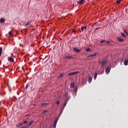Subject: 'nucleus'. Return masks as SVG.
I'll return each instance as SVG.
<instances>
[{
  "mask_svg": "<svg viewBox=\"0 0 128 128\" xmlns=\"http://www.w3.org/2000/svg\"><path fill=\"white\" fill-rule=\"evenodd\" d=\"M78 74H80V72L78 71L74 72L68 74V76H73Z\"/></svg>",
  "mask_w": 128,
  "mask_h": 128,
  "instance_id": "1",
  "label": "nucleus"
},
{
  "mask_svg": "<svg viewBox=\"0 0 128 128\" xmlns=\"http://www.w3.org/2000/svg\"><path fill=\"white\" fill-rule=\"evenodd\" d=\"M107 63H108V62L106 61V60H104L101 64V68H104V66L106 65Z\"/></svg>",
  "mask_w": 128,
  "mask_h": 128,
  "instance_id": "2",
  "label": "nucleus"
},
{
  "mask_svg": "<svg viewBox=\"0 0 128 128\" xmlns=\"http://www.w3.org/2000/svg\"><path fill=\"white\" fill-rule=\"evenodd\" d=\"M111 68V66H109L108 67L106 68V73L107 74H108L110 72Z\"/></svg>",
  "mask_w": 128,
  "mask_h": 128,
  "instance_id": "3",
  "label": "nucleus"
},
{
  "mask_svg": "<svg viewBox=\"0 0 128 128\" xmlns=\"http://www.w3.org/2000/svg\"><path fill=\"white\" fill-rule=\"evenodd\" d=\"M96 56H97V53H94V54H90L89 56H88L87 58H92V57Z\"/></svg>",
  "mask_w": 128,
  "mask_h": 128,
  "instance_id": "4",
  "label": "nucleus"
},
{
  "mask_svg": "<svg viewBox=\"0 0 128 128\" xmlns=\"http://www.w3.org/2000/svg\"><path fill=\"white\" fill-rule=\"evenodd\" d=\"M58 121V118H56V120H54V126H53V128H56V124Z\"/></svg>",
  "mask_w": 128,
  "mask_h": 128,
  "instance_id": "5",
  "label": "nucleus"
},
{
  "mask_svg": "<svg viewBox=\"0 0 128 128\" xmlns=\"http://www.w3.org/2000/svg\"><path fill=\"white\" fill-rule=\"evenodd\" d=\"M74 51L76 53H78L80 52V50L77 48H74Z\"/></svg>",
  "mask_w": 128,
  "mask_h": 128,
  "instance_id": "6",
  "label": "nucleus"
},
{
  "mask_svg": "<svg viewBox=\"0 0 128 128\" xmlns=\"http://www.w3.org/2000/svg\"><path fill=\"white\" fill-rule=\"evenodd\" d=\"M49 103L48 102H43L42 103V107H46L48 105Z\"/></svg>",
  "mask_w": 128,
  "mask_h": 128,
  "instance_id": "7",
  "label": "nucleus"
},
{
  "mask_svg": "<svg viewBox=\"0 0 128 128\" xmlns=\"http://www.w3.org/2000/svg\"><path fill=\"white\" fill-rule=\"evenodd\" d=\"M8 60L10 62H12V63L14 62V60L12 57L8 58Z\"/></svg>",
  "mask_w": 128,
  "mask_h": 128,
  "instance_id": "8",
  "label": "nucleus"
},
{
  "mask_svg": "<svg viewBox=\"0 0 128 128\" xmlns=\"http://www.w3.org/2000/svg\"><path fill=\"white\" fill-rule=\"evenodd\" d=\"M118 42H124V40L122 38H118Z\"/></svg>",
  "mask_w": 128,
  "mask_h": 128,
  "instance_id": "9",
  "label": "nucleus"
},
{
  "mask_svg": "<svg viewBox=\"0 0 128 128\" xmlns=\"http://www.w3.org/2000/svg\"><path fill=\"white\" fill-rule=\"evenodd\" d=\"M66 58L68 59V60H71V59L73 58V56H66Z\"/></svg>",
  "mask_w": 128,
  "mask_h": 128,
  "instance_id": "10",
  "label": "nucleus"
},
{
  "mask_svg": "<svg viewBox=\"0 0 128 128\" xmlns=\"http://www.w3.org/2000/svg\"><path fill=\"white\" fill-rule=\"evenodd\" d=\"M64 72L60 74V76H58V78L60 79V78H62L64 76Z\"/></svg>",
  "mask_w": 128,
  "mask_h": 128,
  "instance_id": "11",
  "label": "nucleus"
},
{
  "mask_svg": "<svg viewBox=\"0 0 128 128\" xmlns=\"http://www.w3.org/2000/svg\"><path fill=\"white\" fill-rule=\"evenodd\" d=\"M86 30V26H82V30L84 32V30Z\"/></svg>",
  "mask_w": 128,
  "mask_h": 128,
  "instance_id": "12",
  "label": "nucleus"
},
{
  "mask_svg": "<svg viewBox=\"0 0 128 128\" xmlns=\"http://www.w3.org/2000/svg\"><path fill=\"white\" fill-rule=\"evenodd\" d=\"M5 22V19L4 18H1L0 19V22L1 24H2V22Z\"/></svg>",
  "mask_w": 128,
  "mask_h": 128,
  "instance_id": "13",
  "label": "nucleus"
},
{
  "mask_svg": "<svg viewBox=\"0 0 128 128\" xmlns=\"http://www.w3.org/2000/svg\"><path fill=\"white\" fill-rule=\"evenodd\" d=\"M124 65L126 66L128 65V59H126L124 62Z\"/></svg>",
  "mask_w": 128,
  "mask_h": 128,
  "instance_id": "14",
  "label": "nucleus"
},
{
  "mask_svg": "<svg viewBox=\"0 0 128 128\" xmlns=\"http://www.w3.org/2000/svg\"><path fill=\"white\" fill-rule=\"evenodd\" d=\"M34 123V121L33 120H31L29 124H28V126H30L32 125V124Z\"/></svg>",
  "mask_w": 128,
  "mask_h": 128,
  "instance_id": "15",
  "label": "nucleus"
},
{
  "mask_svg": "<svg viewBox=\"0 0 128 128\" xmlns=\"http://www.w3.org/2000/svg\"><path fill=\"white\" fill-rule=\"evenodd\" d=\"M98 75V74L97 72H96L94 75V80H96Z\"/></svg>",
  "mask_w": 128,
  "mask_h": 128,
  "instance_id": "16",
  "label": "nucleus"
},
{
  "mask_svg": "<svg viewBox=\"0 0 128 128\" xmlns=\"http://www.w3.org/2000/svg\"><path fill=\"white\" fill-rule=\"evenodd\" d=\"M92 82V77H89V78H88V83L90 84Z\"/></svg>",
  "mask_w": 128,
  "mask_h": 128,
  "instance_id": "17",
  "label": "nucleus"
},
{
  "mask_svg": "<svg viewBox=\"0 0 128 128\" xmlns=\"http://www.w3.org/2000/svg\"><path fill=\"white\" fill-rule=\"evenodd\" d=\"M70 88H74V83H72L70 85Z\"/></svg>",
  "mask_w": 128,
  "mask_h": 128,
  "instance_id": "18",
  "label": "nucleus"
},
{
  "mask_svg": "<svg viewBox=\"0 0 128 128\" xmlns=\"http://www.w3.org/2000/svg\"><path fill=\"white\" fill-rule=\"evenodd\" d=\"M2 47H0V57L2 56Z\"/></svg>",
  "mask_w": 128,
  "mask_h": 128,
  "instance_id": "19",
  "label": "nucleus"
},
{
  "mask_svg": "<svg viewBox=\"0 0 128 128\" xmlns=\"http://www.w3.org/2000/svg\"><path fill=\"white\" fill-rule=\"evenodd\" d=\"M82 3H83V2L82 1V0L78 2H77L78 4H82Z\"/></svg>",
  "mask_w": 128,
  "mask_h": 128,
  "instance_id": "20",
  "label": "nucleus"
},
{
  "mask_svg": "<svg viewBox=\"0 0 128 128\" xmlns=\"http://www.w3.org/2000/svg\"><path fill=\"white\" fill-rule=\"evenodd\" d=\"M86 50L88 52H91L90 48H88L86 49Z\"/></svg>",
  "mask_w": 128,
  "mask_h": 128,
  "instance_id": "21",
  "label": "nucleus"
},
{
  "mask_svg": "<svg viewBox=\"0 0 128 128\" xmlns=\"http://www.w3.org/2000/svg\"><path fill=\"white\" fill-rule=\"evenodd\" d=\"M8 34H10V36H14V35L12 34V31H10V32H8Z\"/></svg>",
  "mask_w": 128,
  "mask_h": 128,
  "instance_id": "22",
  "label": "nucleus"
},
{
  "mask_svg": "<svg viewBox=\"0 0 128 128\" xmlns=\"http://www.w3.org/2000/svg\"><path fill=\"white\" fill-rule=\"evenodd\" d=\"M121 34H122V36L124 38H126V35H125L122 32V33H121Z\"/></svg>",
  "mask_w": 128,
  "mask_h": 128,
  "instance_id": "23",
  "label": "nucleus"
},
{
  "mask_svg": "<svg viewBox=\"0 0 128 128\" xmlns=\"http://www.w3.org/2000/svg\"><path fill=\"white\" fill-rule=\"evenodd\" d=\"M24 125V123L20 124L18 126V128H20Z\"/></svg>",
  "mask_w": 128,
  "mask_h": 128,
  "instance_id": "24",
  "label": "nucleus"
},
{
  "mask_svg": "<svg viewBox=\"0 0 128 128\" xmlns=\"http://www.w3.org/2000/svg\"><path fill=\"white\" fill-rule=\"evenodd\" d=\"M106 42V40H102L100 42V43H105Z\"/></svg>",
  "mask_w": 128,
  "mask_h": 128,
  "instance_id": "25",
  "label": "nucleus"
},
{
  "mask_svg": "<svg viewBox=\"0 0 128 128\" xmlns=\"http://www.w3.org/2000/svg\"><path fill=\"white\" fill-rule=\"evenodd\" d=\"M117 4H120L121 2V0H118L116 2Z\"/></svg>",
  "mask_w": 128,
  "mask_h": 128,
  "instance_id": "26",
  "label": "nucleus"
},
{
  "mask_svg": "<svg viewBox=\"0 0 128 128\" xmlns=\"http://www.w3.org/2000/svg\"><path fill=\"white\" fill-rule=\"evenodd\" d=\"M28 123V120H26L24 122V124H26Z\"/></svg>",
  "mask_w": 128,
  "mask_h": 128,
  "instance_id": "27",
  "label": "nucleus"
},
{
  "mask_svg": "<svg viewBox=\"0 0 128 128\" xmlns=\"http://www.w3.org/2000/svg\"><path fill=\"white\" fill-rule=\"evenodd\" d=\"M48 112V110H44V111L42 112V114L47 113Z\"/></svg>",
  "mask_w": 128,
  "mask_h": 128,
  "instance_id": "28",
  "label": "nucleus"
},
{
  "mask_svg": "<svg viewBox=\"0 0 128 128\" xmlns=\"http://www.w3.org/2000/svg\"><path fill=\"white\" fill-rule=\"evenodd\" d=\"M124 32L127 34L128 35V32H126V30H124Z\"/></svg>",
  "mask_w": 128,
  "mask_h": 128,
  "instance_id": "29",
  "label": "nucleus"
},
{
  "mask_svg": "<svg viewBox=\"0 0 128 128\" xmlns=\"http://www.w3.org/2000/svg\"><path fill=\"white\" fill-rule=\"evenodd\" d=\"M8 88L10 91L11 92V88L8 85Z\"/></svg>",
  "mask_w": 128,
  "mask_h": 128,
  "instance_id": "30",
  "label": "nucleus"
},
{
  "mask_svg": "<svg viewBox=\"0 0 128 128\" xmlns=\"http://www.w3.org/2000/svg\"><path fill=\"white\" fill-rule=\"evenodd\" d=\"M66 104H67V102H66L64 103V107L66 106Z\"/></svg>",
  "mask_w": 128,
  "mask_h": 128,
  "instance_id": "31",
  "label": "nucleus"
},
{
  "mask_svg": "<svg viewBox=\"0 0 128 128\" xmlns=\"http://www.w3.org/2000/svg\"><path fill=\"white\" fill-rule=\"evenodd\" d=\"M56 104L58 105L59 104H60V102H59V100L57 101L56 102Z\"/></svg>",
  "mask_w": 128,
  "mask_h": 128,
  "instance_id": "32",
  "label": "nucleus"
},
{
  "mask_svg": "<svg viewBox=\"0 0 128 128\" xmlns=\"http://www.w3.org/2000/svg\"><path fill=\"white\" fill-rule=\"evenodd\" d=\"M106 42L108 44H110V42H109V41H106Z\"/></svg>",
  "mask_w": 128,
  "mask_h": 128,
  "instance_id": "33",
  "label": "nucleus"
},
{
  "mask_svg": "<svg viewBox=\"0 0 128 128\" xmlns=\"http://www.w3.org/2000/svg\"><path fill=\"white\" fill-rule=\"evenodd\" d=\"M100 28H96V30H98V29H100Z\"/></svg>",
  "mask_w": 128,
  "mask_h": 128,
  "instance_id": "34",
  "label": "nucleus"
},
{
  "mask_svg": "<svg viewBox=\"0 0 128 128\" xmlns=\"http://www.w3.org/2000/svg\"><path fill=\"white\" fill-rule=\"evenodd\" d=\"M29 24H30V23H27V24H26V26H29Z\"/></svg>",
  "mask_w": 128,
  "mask_h": 128,
  "instance_id": "35",
  "label": "nucleus"
},
{
  "mask_svg": "<svg viewBox=\"0 0 128 128\" xmlns=\"http://www.w3.org/2000/svg\"><path fill=\"white\" fill-rule=\"evenodd\" d=\"M29 127H30V126H28H28L26 127H24V128H28Z\"/></svg>",
  "mask_w": 128,
  "mask_h": 128,
  "instance_id": "36",
  "label": "nucleus"
},
{
  "mask_svg": "<svg viewBox=\"0 0 128 128\" xmlns=\"http://www.w3.org/2000/svg\"><path fill=\"white\" fill-rule=\"evenodd\" d=\"M82 1V2H85V0H81Z\"/></svg>",
  "mask_w": 128,
  "mask_h": 128,
  "instance_id": "37",
  "label": "nucleus"
},
{
  "mask_svg": "<svg viewBox=\"0 0 128 128\" xmlns=\"http://www.w3.org/2000/svg\"><path fill=\"white\" fill-rule=\"evenodd\" d=\"M64 109V107H62V110L63 111Z\"/></svg>",
  "mask_w": 128,
  "mask_h": 128,
  "instance_id": "38",
  "label": "nucleus"
},
{
  "mask_svg": "<svg viewBox=\"0 0 128 128\" xmlns=\"http://www.w3.org/2000/svg\"><path fill=\"white\" fill-rule=\"evenodd\" d=\"M76 32V30H74L72 31V32H74H74Z\"/></svg>",
  "mask_w": 128,
  "mask_h": 128,
  "instance_id": "39",
  "label": "nucleus"
},
{
  "mask_svg": "<svg viewBox=\"0 0 128 128\" xmlns=\"http://www.w3.org/2000/svg\"><path fill=\"white\" fill-rule=\"evenodd\" d=\"M28 87V84H26V88Z\"/></svg>",
  "mask_w": 128,
  "mask_h": 128,
  "instance_id": "40",
  "label": "nucleus"
},
{
  "mask_svg": "<svg viewBox=\"0 0 128 128\" xmlns=\"http://www.w3.org/2000/svg\"><path fill=\"white\" fill-rule=\"evenodd\" d=\"M26 128L23 127V128Z\"/></svg>",
  "mask_w": 128,
  "mask_h": 128,
  "instance_id": "41",
  "label": "nucleus"
},
{
  "mask_svg": "<svg viewBox=\"0 0 128 128\" xmlns=\"http://www.w3.org/2000/svg\"><path fill=\"white\" fill-rule=\"evenodd\" d=\"M127 10V9H126V11Z\"/></svg>",
  "mask_w": 128,
  "mask_h": 128,
  "instance_id": "42",
  "label": "nucleus"
}]
</instances>
